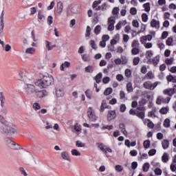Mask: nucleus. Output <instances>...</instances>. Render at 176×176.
Instances as JSON below:
<instances>
[{
  "label": "nucleus",
  "mask_w": 176,
  "mask_h": 176,
  "mask_svg": "<svg viewBox=\"0 0 176 176\" xmlns=\"http://www.w3.org/2000/svg\"><path fill=\"white\" fill-rule=\"evenodd\" d=\"M0 122L4 124L1 127V133L6 137H14L17 134V127L12 122L5 120V118L0 115Z\"/></svg>",
  "instance_id": "nucleus-1"
},
{
  "label": "nucleus",
  "mask_w": 176,
  "mask_h": 176,
  "mask_svg": "<svg viewBox=\"0 0 176 176\" xmlns=\"http://www.w3.org/2000/svg\"><path fill=\"white\" fill-rule=\"evenodd\" d=\"M36 86L40 87V89H46L48 86H52V85H54V78L47 74L46 75L43 76L41 79L37 80V82H35Z\"/></svg>",
  "instance_id": "nucleus-2"
},
{
  "label": "nucleus",
  "mask_w": 176,
  "mask_h": 176,
  "mask_svg": "<svg viewBox=\"0 0 176 176\" xmlns=\"http://www.w3.org/2000/svg\"><path fill=\"white\" fill-rule=\"evenodd\" d=\"M23 89L27 96H32V94H35L37 90L36 87H35V85L28 83H25Z\"/></svg>",
  "instance_id": "nucleus-3"
},
{
  "label": "nucleus",
  "mask_w": 176,
  "mask_h": 176,
  "mask_svg": "<svg viewBox=\"0 0 176 176\" xmlns=\"http://www.w3.org/2000/svg\"><path fill=\"white\" fill-rule=\"evenodd\" d=\"M5 95H3V92H0V101H1V112L3 115H8V109L5 107Z\"/></svg>",
  "instance_id": "nucleus-4"
},
{
  "label": "nucleus",
  "mask_w": 176,
  "mask_h": 176,
  "mask_svg": "<svg viewBox=\"0 0 176 176\" xmlns=\"http://www.w3.org/2000/svg\"><path fill=\"white\" fill-rule=\"evenodd\" d=\"M163 93L165 94V96H169L170 97H172V96L176 94V85H175L173 88L164 89Z\"/></svg>",
  "instance_id": "nucleus-5"
},
{
  "label": "nucleus",
  "mask_w": 176,
  "mask_h": 176,
  "mask_svg": "<svg viewBox=\"0 0 176 176\" xmlns=\"http://www.w3.org/2000/svg\"><path fill=\"white\" fill-rule=\"evenodd\" d=\"M147 60V64H153L154 67H157L160 61V56L157 55L154 58H148Z\"/></svg>",
  "instance_id": "nucleus-6"
},
{
  "label": "nucleus",
  "mask_w": 176,
  "mask_h": 176,
  "mask_svg": "<svg viewBox=\"0 0 176 176\" xmlns=\"http://www.w3.org/2000/svg\"><path fill=\"white\" fill-rule=\"evenodd\" d=\"M117 116L116 110H109L107 113V121L112 122L116 119Z\"/></svg>",
  "instance_id": "nucleus-7"
},
{
  "label": "nucleus",
  "mask_w": 176,
  "mask_h": 176,
  "mask_svg": "<svg viewBox=\"0 0 176 176\" xmlns=\"http://www.w3.org/2000/svg\"><path fill=\"white\" fill-rule=\"evenodd\" d=\"M34 94H36L38 98H44V97H47L48 93L47 91L45 89L39 91V89H37Z\"/></svg>",
  "instance_id": "nucleus-8"
},
{
  "label": "nucleus",
  "mask_w": 176,
  "mask_h": 176,
  "mask_svg": "<svg viewBox=\"0 0 176 176\" xmlns=\"http://www.w3.org/2000/svg\"><path fill=\"white\" fill-rule=\"evenodd\" d=\"M5 16V11H2L1 15L0 16L1 21H0V35L3 32V28L5 27V23H3V16Z\"/></svg>",
  "instance_id": "nucleus-9"
},
{
  "label": "nucleus",
  "mask_w": 176,
  "mask_h": 176,
  "mask_svg": "<svg viewBox=\"0 0 176 176\" xmlns=\"http://www.w3.org/2000/svg\"><path fill=\"white\" fill-rule=\"evenodd\" d=\"M110 108H111V107L109 105L107 104L106 100L102 101L100 108V111L102 113V112H104V111H105V109H109Z\"/></svg>",
  "instance_id": "nucleus-10"
},
{
  "label": "nucleus",
  "mask_w": 176,
  "mask_h": 176,
  "mask_svg": "<svg viewBox=\"0 0 176 176\" xmlns=\"http://www.w3.org/2000/svg\"><path fill=\"white\" fill-rule=\"evenodd\" d=\"M56 96L57 98H61L64 96V89L63 88H57L55 91Z\"/></svg>",
  "instance_id": "nucleus-11"
},
{
  "label": "nucleus",
  "mask_w": 176,
  "mask_h": 176,
  "mask_svg": "<svg viewBox=\"0 0 176 176\" xmlns=\"http://www.w3.org/2000/svg\"><path fill=\"white\" fill-rule=\"evenodd\" d=\"M19 80H25L26 78H28V73L25 70H22L19 74Z\"/></svg>",
  "instance_id": "nucleus-12"
},
{
  "label": "nucleus",
  "mask_w": 176,
  "mask_h": 176,
  "mask_svg": "<svg viewBox=\"0 0 176 176\" xmlns=\"http://www.w3.org/2000/svg\"><path fill=\"white\" fill-rule=\"evenodd\" d=\"M57 8H58V13L59 15H60L63 13V10L64 9V5H63V2L59 1L57 3Z\"/></svg>",
  "instance_id": "nucleus-13"
},
{
  "label": "nucleus",
  "mask_w": 176,
  "mask_h": 176,
  "mask_svg": "<svg viewBox=\"0 0 176 176\" xmlns=\"http://www.w3.org/2000/svg\"><path fill=\"white\" fill-rule=\"evenodd\" d=\"M38 23H43L45 21V15L42 14V11L38 10Z\"/></svg>",
  "instance_id": "nucleus-14"
},
{
  "label": "nucleus",
  "mask_w": 176,
  "mask_h": 176,
  "mask_svg": "<svg viewBox=\"0 0 176 176\" xmlns=\"http://www.w3.org/2000/svg\"><path fill=\"white\" fill-rule=\"evenodd\" d=\"M69 67H71V63L65 61L64 63L61 64L60 69V71H64L65 68H69Z\"/></svg>",
  "instance_id": "nucleus-15"
},
{
  "label": "nucleus",
  "mask_w": 176,
  "mask_h": 176,
  "mask_svg": "<svg viewBox=\"0 0 176 176\" xmlns=\"http://www.w3.org/2000/svg\"><path fill=\"white\" fill-rule=\"evenodd\" d=\"M88 118L91 122H96L97 118H96V116L93 114V111H88Z\"/></svg>",
  "instance_id": "nucleus-16"
},
{
  "label": "nucleus",
  "mask_w": 176,
  "mask_h": 176,
  "mask_svg": "<svg viewBox=\"0 0 176 176\" xmlns=\"http://www.w3.org/2000/svg\"><path fill=\"white\" fill-rule=\"evenodd\" d=\"M85 70L87 74H93L94 72V66L88 65L85 67Z\"/></svg>",
  "instance_id": "nucleus-17"
},
{
  "label": "nucleus",
  "mask_w": 176,
  "mask_h": 176,
  "mask_svg": "<svg viewBox=\"0 0 176 176\" xmlns=\"http://www.w3.org/2000/svg\"><path fill=\"white\" fill-rule=\"evenodd\" d=\"M101 79H102V73L101 72L94 77V80H96V83H101Z\"/></svg>",
  "instance_id": "nucleus-18"
},
{
  "label": "nucleus",
  "mask_w": 176,
  "mask_h": 176,
  "mask_svg": "<svg viewBox=\"0 0 176 176\" xmlns=\"http://www.w3.org/2000/svg\"><path fill=\"white\" fill-rule=\"evenodd\" d=\"M61 157L64 160H67L68 162H71V159L69 158V156H68V153L63 151L61 153Z\"/></svg>",
  "instance_id": "nucleus-19"
},
{
  "label": "nucleus",
  "mask_w": 176,
  "mask_h": 176,
  "mask_svg": "<svg viewBox=\"0 0 176 176\" xmlns=\"http://www.w3.org/2000/svg\"><path fill=\"white\" fill-rule=\"evenodd\" d=\"M163 149H167L170 146V142L168 140H164L162 142Z\"/></svg>",
  "instance_id": "nucleus-20"
},
{
  "label": "nucleus",
  "mask_w": 176,
  "mask_h": 176,
  "mask_svg": "<svg viewBox=\"0 0 176 176\" xmlns=\"http://www.w3.org/2000/svg\"><path fill=\"white\" fill-rule=\"evenodd\" d=\"M143 87H144V89H147L148 90H151L152 82H151V81H146L144 82Z\"/></svg>",
  "instance_id": "nucleus-21"
},
{
  "label": "nucleus",
  "mask_w": 176,
  "mask_h": 176,
  "mask_svg": "<svg viewBox=\"0 0 176 176\" xmlns=\"http://www.w3.org/2000/svg\"><path fill=\"white\" fill-rule=\"evenodd\" d=\"M159 24H160V22L156 19H152L151 21V27L153 28H156Z\"/></svg>",
  "instance_id": "nucleus-22"
},
{
  "label": "nucleus",
  "mask_w": 176,
  "mask_h": 176,
  "mask_svg": "<svg viewBox=\"0 0 176 176\" xmlns=\"http://www.w3.org/2000/svg\"><path fill=\"white\" fill-rule=\"evenodd\" d=\"M150 167L151 165L148 162H146L142 166V170L144 171V173H148V171H149Z\"/></svg>",
  "instance_id": "nucleus-23"
},
{
  "label": "nucleus",
  "mask_w": 176,
  "mask_h": 176,
  "mask_svg": "<svg viewBox=\"0 0 176 176\" xmlns=\"http://www.w3.org/2000/svg\"><path fill=\"white\" fill-rule=\"evenodd\" d=\"M136 116L139 119H142V120H144L145 119V111H138L136 113Z\"/></svg>",
  "instance_id": "nucleus-24"
},
{
  "label": "nucleus",
  "mask_w": 176,
  "mask_h": 176,
  "mask_svg": "<svg viewBox=\"0 0 176 176\" xmlns=\"http://www.w3.org/2000/svg\"><path fill=\"white\" fill-rule=\"evenodd\" d=\"M143 146L145 149H148V148L151 147V140H144L143 142Z\"/></svg>",
  "instance_id": "nucleus-25"
},
{
  "label": "nucleus",
  "mask_w": 176,
  "mask_h": 176,
  "mask_svg": "<svg viewBox=\"0 0 176 176\" xmlns=\"http://www.w3.org/2000/svg\"><path fill=\"white\" fill-rule=\"evenodd\" d=\"M126 90L128 93H133V84L131 82H128L126 84Z\"/></svg>",
  "instance_id": "nucleus-26"
},
{
  "label": "nucleus",
  "mask_w": 176,
  "mask_h": 176,
  "mask_svg": "<svg viewBox=\"0 0 176 176\" xmlns=\"http://www.w3.org/2000/svg\"><path fill=\"white\" fill-rule=\"evenodd\" d=\"M115 23H116L115 16H110L108 19V24L111 25H115Z\"/></svg>",
  "instance_id": "nucleus-27"
},
{
  "label": "nucleus",
  "mask_w": 176,
  "mask_h": 176,
  "mask_svg": "<svg viewBox=\"0 0 176 176\" xmlns=\"http://www.w3.org/2000/svg\"><path fill=\"white\" fill-rule=\"evenodd\" d=\"M162 160L163 163H167L168 162V154L164 153L162 157Z\"/></svg>",
  "instance_id": "nucleus-28"
},
{
  "label": "nucleus",
  "mask_w": 176,
  "mask_h": 176,
  "mask_svg": "<svg viewBox=\"0 0 176 176\" xmlns=\"http://www.w3.org/2000/svg\"><path fill=\"white\" fill-rule=\"evenodd\" d=\"M143 8H144V12H151V3H146L143 4Z\"/></svg>",
  "instance_id": "nucleus-29"
},
{
  "label": "nucleus",
  "mask_w": 176,
  "mask_h": 176,
  "mask_svg": "<svg viewBox=\"0 0 176 176\" xmlns=\"http://www.w3.org/2000/svg\"><path fill=\"white\" fill-rule=\"evenodd\" d=\"M94 34H96V35H98L100 32H101V25H98L95 27L94 28Z\"/></svg>",
  "instance_id": "nucleus-30"
},
{
  "label": "nucleus",
  "mask_w": 176,
  "mask_h": 176,
  "mask_svg": "<svg viewBox=\"0 0 176 176\" xmlns=\"http://www.w3.org/2000/svg\"><path fill=\"white\" fill-rule=\"evenodd\" d=\"M112 91H113V90L112 89V88L111 87H108L104 91V96H109V94H112Z\"/></svg>",
  "instance_id": "nucleus-31"
},
{
  "label": "nucleus",
  "mask_w": 176,
  "mask_h": 176,
  "mask_svg": "<svg viewBox=\"0 0 176 176\" xmlns=\"http://www.w3.org/2000/svg\"><path fill=\"white\" fill-rule=\"evenodd\" d=\"M170 123H171V121L168 118H166L164 121V127L168 128L170 127Z\"/></svg>",
  "instance_id": "nucleus-32"
},
{
  "label": "nucleus",
  "mask_w": 176,
  "mask_h": 176,
  "mask_svg": "<svg viewBox=\"0 0 176 176\" xmlns=\"http://www.w3.org/2000/svg\"><path fill=\"white\" fill-rule=\"evenodd\" d=\"M173 42H174V38H173V37H168L166 40V43L167 46H172Z\"/></svg>",
  "instance_id": "nucleus-33"
},
{
  "label": "nucleus",
  "mask_w": 176,
  "mask_h": 176,
  "mask_svg": "<svg viewBox=\"0 0 176 176\" xmlns=\"http://www.w3.org/2000/svg\"><path fill=\"white\" fill-rule=\"evenodd\" d=\"M167 112H168V107H162L160 110V113L162 115H166Z\"/></svg>",
  "instance_id": "nucleus-34"
},
{
  "label": "nucleus",
  "mask_w": 176,
  "mask_h": 176,
  "mask_svg": "<svg viewBox=\"0 0 176 176\" xmlns=\"http://www.w3.org/2000/svg\"><path fill=\"white\" fill-rule=\"evenodd\" d=\"M10 145H12V149H20V145L16 144V142L10 141Z\"/></svg>",
  "instance_id": "nucleus-35"
},
{
  "label": "nucleus",
  "mask_w": 176,
  "mask_h": 176,
  "mask_svg": "<svg viewBox=\"0 0 176 176\" xmlns=\"http://www.w3.org/2000/svg\"><path fill=\"white\" fill-rule=\"evenodd\" d=\"M90 45L91 46L94 50H97V45L96 44V41L94 40H91Z\"/></svg>",
  "instance_id": "nucleus-36"
},
{
  "label": "nucleus",
  "mask_w": 176,
  "mask_h": 176,
  "mask_svg": "<svg viewBox=\"0 0 176 176\" xmlns=\"http://www.w3.org/2000/svg\"><path fill=\"white\" fill-rule=\"evenodd\" d=\"M46 47H47V50H53L54 47H56V45H52L50 46V42H49L48 41H46Z\"/></svg>",
  "instance_id": "nucleus-37"
},
{
  "label": "nucleus",
  "mask_w": 176,
  "mask_h": 176,
  "mask_svg": "<svg viewBox=\"0 0 176 176\" xmlns=\"http://www.w3.org/2000/svg\"><path fill=\"white\" fill-rule=\"evenodd\" d=\"M124 74L126 78H130L131 76V70L130 69H126Z\"/></svg>",
  "instance_id": "nucleus-38"
},
{
  "label": "nucleus",
  "mask_w": 176,
  "mask_h": 176,
  "mask_svg": "<svg viewBox=\"0 0 176 176\" xmlns=\"http://www.w3.org/2000/svg\"><path fill=\"white\" fill-rule=\"evenodd\" d=\"M34 52H35V49L33 47L28 48L25 51L27 54H33Z\"/></svg>",
  "instance_id": "nucleus-39"
},
{
  "label": "nucleus",
  "mask_w": 176,
  "mask_h": 176,
  "mask_svg": "<svg viewBox=\"0 0 176 176\" xmlns=\"http://www.w3.org/2000/svg\"><path fill=\"white\" fill-rule=\"evenodd\" d=\"M131 53L132 54H133L134 56L140 53V50L137 47H133L132 50H131Z\"/></svg>",
  "instance_id": "nucleus-40"
},
{
  "label": "nucleus",
  "mask_w": 176,
  "mask_h": 176,
  "mask_svg": "<svg viewBox=\"0 0 176 176\" xmlns=\"http://www.w3.org/2000/svg\"><path fill=\"white\" fill-rule=\"evenodd\" d=\"M72 155H73V156H80V152L78 151L76 149H72Z\"/></svg>",
  "instance_id": "nucleus-41"
},
{
  "label": "nucleus",
  "mask_w": 176,
  "mask_h": 176,
  "mask_svg": "<svg viewBox=\"0 0 176 176\" xmlns=\"http://www.w3.org/2000/svg\"><path fill=\"white\" fill-rule=\"evenodd\" d=\"M153 56V52H152V50L146 51V58H151Z\"/></svg>",
  "instance_id": "nucleus-42"
},
{
  "label": "nucleus",
  "mask_w": 176,
  "mask_h": 176,
  "mask_svg": "<svg viewBox=\"0 0 176 176\" xmlns=\"http://www.w3.org/2000/svg\"><path fill=\"white\" fill-rule=\"evenodd\" d=\"M132 25L133 27H135V28H138L140 27V23H138V20L135 19L132 21Z\"/></svg>",
  "instance_id": "nucleus-43"
},
{
  "label": "nucleus",
  "mask_w": 176,
  "mask_h": 176,
  "mask_svg": "<svg viewBox=\"0 0 176 176\" xmlns=\"http://www.w3.org/2000/svg\"><path fill=\"white\" fill-rule=\"evenodd\" d=\"M142 20L144 23H146V21H148V14H146V13H143L142 14Z\"/></svg>",
  "instance_id": "nucleus-44"
},
{
  "label": "nucleus",
  "mask_w": 176,
  "mask_h": 176,
  "mask_svg": "<svg viewBox=\"0 0 176 176\" xmlns=\"http://www.w3.org/2000/svg\"><path fill=\"white\" fill-rule=\"evenodd\" d=\"M19 170L22 175L23 176L28 175V174H27V172H25V170L24 169L23 167H19Z\"/></svg>",
  "instance_id": "nucleus-45"
},
{
  "label": "nucleus",
  "mask_w": 176,
  "mask_h": 176,
  "mask_svg": "<svg viewBox=\"0 0 176 176\" xmlns=\"http://www.w3.org/2000/svg\"><path fill=\"white\" fill-rule=\"evenodd\" d=\"M98 145V148H100V151H102V152H104V153H107V151H105V146H104L102 144V143L100 144V143H97Z\"/></svg>",
  "instance_id": "nucleus-46"
},
{
  "label": "nucleus",
  "mask_w": 176,
  "mask_h": 176,
  "mask_svg": "<svg viewBox=\"0 0 176 176\" xmlns=\"http://www.w3.org/2000/svg\"><path fill=\"white\" fill-rule=\"evenodd\" d=\"M76 145L78 148H85V146H86L85 143H82L80 141H77Z\"/></svg>",
  "instance_id": "nucleus-47"
},
{
  "label": "nucleus",
  "mask_w": 176,
  "mask_h": 176,
  "mask_svg": "<svg viewBox=\"0 0 176 176\" xmlns=\"http://www.w3.org/2000/svg\"><path fill=\"white\" fill-rule=\"evenodd\" d=\"M130 13L132 14V16H135L137 14V8L133 7L130 9Z\"/></svg>",
  "instance_id": "nucleus-48"
},
{
  "label": "nucleus",
  "mask_w": 176,
  "mask_h": 176,
  "mask_svg": "<svg viewBox=\"0 0 176 176\" xmlns=\"http://www.w3.org/2000/svg\"><path fill=\"white\" fill-rule=\"evenodd\" d=\"M91 31V28H90V26L87 27L86 29V33H85V36L87 38L89 36H90V32Z\"/></svg>",
  "instance_id": "nucleus-49"
},
{
  "label": "nucleus",
  "mask_w": 176,
  "mask_h": 176,
  "mask_svg": "<svg viewBox=\"0 0 176 176\" xmlns=\"http://www.w3.org/2000/svg\"><path fill=\"white\" fill-rule=\"evenodd\" d=\"M47 24L48 25H52V24H53V16L52 15H50L47 17Z\"/></svg>",
  "instance_id": "nucleus-50"
},
{
  "label": "nucleus",
  "mask_w": 176,
  "mask_h": 176,
  "mask_svg": "<svg viewBox=\"0 0 176 176\" xmlns=\"http://www.w3.org/2000/svg\"><path fill=\"white\" fill-rule=\"evenodd\" d=\"M133 65H138L140 64V57H135L133 60Z\"/></svg>",
  "instance_id": "nucleus-51"
},
{
  "label": "nucleus",
  "mask_w": 176,
  "mask_h": 176,
  "mask_svg": "<svg viewBox=\"0 0 176 176\" xmlns=\"http://www.w3.org/2000/svg\"><path fill=\"white\" fill-rule=\"evenodd\" d=\"M155 155H156V149L153 148L149 150L148 156H155Z\"/></svg>",
  "instance_id": "nucleus-52"
},
{
  "label": "nucleus",
  "mask_w": 176,
  "mask_h": 176,
  "mask_svg": "<svg viewBox=\"0 0 176 176\" xmlns=\"http://www.w3.org/2000/svg\"><path fill=\"white\" fill-rule=\"evenodd\" d=\"M146 76H147L148 79H153V78H155V76H153V73L151 71L148 72Z\"/></svg>",
  "instance_id": "nucleus-53"
},
{
  "label": "nucleus",
  "mask_w": 176,
  "mask_h": 176,
  "mask_svg": "<svg viewBox=\"0 0 176 176\" xmlns=\"http://www.w3.org/2000/svg\"><path fill=\"white\" fill-rule=\"evenodd\" d=\"M137 167H138V162H133L131 163V169L132 170H135V168H137Z\"/></svg>",
  "instance_id": "nucleus-54"
},
{
  "label": "nucleus",
  "mask_w": 176,
  "mask_h": 176,
  "mask_svg": "<svg viewBox=\"0 0 176 176\" xmlns=\"http://www.w3.org/2000/svg\"><path fill=\"white\" fill-rule=\"evenodd\" d=\"M121 64H122V65L127 64V58H126V56L121 57Z\"/></svg>",
  "instance_id": "nucleus-55"
},
{
  "label": "nucleus",
  "mask_w": 176,
  "mask_h": 176,
  "mask_svg": "<svg viewBox=\"0 0 176 176\" xmlns=\"http://www.w3.org/2000/svg\"><path fill=\"white\" fill-rule=\"evenodd\" d=\"M112 129H113V125H104L102 127V130H112Z\"/></svg>",
  "instance_id": "nucleus-56"
},
{
  "label": "nucleus",
  "mask_w": 176,
  "mask_h": 176,
  "mask_svg": "<svg viewBox=\"0 0 176 176\" xmlns=\"http://www.w3.org/2000/svg\"><path fill=\"white\" fill-rule=\"evenodd\" d=\"M110 80H111V78L108 76H106L103 78L102 82L104 83V85H107V83H109Z\"/></svg>",
  "instance_id": "nucleus-57"
},
{
  "label": "nucleus",
  "mask_w": 176,
  "mask_h": 176,
  "mask_svg": "<svg viewBox=\"0 0 176 176\" xmlns=\"http://www.w3.org/2000/svg\"><path fill=\"white\" fill-rule=\"evenodd\" d=\"M85 95L89 100H91V94L90 93V89H87L85 91Z\"/></svg>",
  "instance_id": "nucleus-58"
},
{
  "label": "nucleus",
  "mask_w": 176,
  "mask_h": 176,
  "mask_svg": "<svg viewBox=\"0 0 176 176\" xmlns=\"http://www.w3.org/2000/svg\"><path fill=\"white\" fill-rule=\"evenodd\" d=\"M154 173L155 175H160L162 174V169H160V168H156L154 170Z\"/></svg>",
  "instance_id": "nucleus-59"
},
{
  "label": "nucleus",
  "mask_w": 176,
  "mask_h": 176,
  "mask_svg": "<svg viewBox=\"0 0 176 176\" xmlns=\"http://www.w3.org/2000/svg\"><path fill=\"white\" fill-rule=\"evenodd\" d=\"M167 36H168V32L164 31L162 33V39H166V38H167Z\"/></svg>",
  "instance_id": "nucleus-60"
},
{
  "label": "nucleus",
  "mask_w": 176,
  "mask_h": 176,
  "mask_svg": "<svg viewBox=\"0 0 176 176\" xmlns=\"http://www.w3.org/2000/svg\"><path fill=\"white\" fill-rule=\"evenodd\" d=\"M120 112H125L126 111V104H120Z\"/></svg>",
  "instance_id": "nucleus-61"
},
{
  "label": "nucleus",
  "mask_w": 176,
  "mask_h": 176,
  "mask_svg": "<svg viewBox=\"0 0 176 176\" xmlns=\"http://www.w3.org/2000/svg\"><path fill=\"white\" fill-rule=\"evenodd\" d=\"M74 129L75 131H77L78 133H79V131H80V130H82V129L80 128V126H78V123H76L74 126Z\"/></svg>",
  "instance_id": "nucleus-62"
},
{
  "label": "nucleus",
  "mask_w": 176,
  "mask_h": 176,
  "mask_svg": "<svg viewBox=\"0 0 176 176\" xmlns=\"http://www.w3.org/2000/svg\"><path fill=\"white\" fill-rule=\"evenodd\" d=\"M118 13H119V8L115 7L112 10V14L116 15Z\"/></svg>",
  "instance_id": "nucleus-63"
},
{
  "label": "nucleus",
  "mask_w": 176,
  "mask_h": 176,
  "mask_svg": "<svg viewBox=\"0 0 176 176\" xmlns=\"http://www.w3.org/2000/svg\"><path fill=\"white\" fill-rule=\"evenodd\" d=\"M170 170L173 173H175V171H176V164H170Z\"/></svg>",
  "instance_id": "nucleus-64"
}]
</instances>
